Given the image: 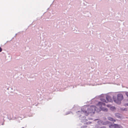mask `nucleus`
I'll use <instances>...</instances> for the list:
<instances>
[{
  "mask_svg": "<svg viewBox=\"0 0 128 128\" xmlns=\"http://www.w3.org/2000/svg\"><path fill=\"white\" fill-rule=\"evenodd\" d=\"M106 100L104 99H100V100L102 102H99L97 104V106H99L100 108H102V110L103 111L106 112L108 111V109L106 108H102V106H105L106 104L104 103H107L108 102H111L112 100L111 98L108 96H106Z\"/></svg>",
  "mask_w": 128,
  "mask_h": 128,
  "instance_id": "nucleus-1",
  "label": "nucleus"
},
{
  "mask_svg": "<svg viewBox=\"0 0 128 128\" xmlns=\"http://www.w3.org/2000/svg\"><path fill=\"white\" fill-rule=\"evenodd\" d=\"M95 110H96V106H92L88 109V112L86 111H79L78 112H80V114H82L83 112L86 116H87L89 112H92Z\"/></svg>",
  "mask_w": 128,
  "mask_h": 128,
  "instance_id": "nucleus-2",
  "label": "nucleus"
},
{
  "mask_svg": "<svg viewBox=\"0 0 128 128\" xmlns=\"http://www.w3.org/2000/svg\"><path fill=\"white\" fill-rule=\"evenodd\" d=\"M123 96L122 94H119L117 95V98H114L113 97L114 102L117 104H120L121 103V101L123 99Z\"/></svg>",
  "mask_w": 128,
  "mask_h": 128,
  "instance_id": "nucleus-3",
  "label": "nucleus"
},
{
  "mask_svg": "<svg viewBox=\"0 0 128 128\" xmlns=\"http://www.w3.org/2000/svg\"><path fill=\"white\" fill-rule=\"evenodd\" d=\"M109 127L110 128H122V126L117 124H111L109 126Z\"/></svg>",
  "mask_w": 128,
  "mask_h": 128,
  "instance_id": "nucleus-4",
  "label": "nucleus"
},
{
  "mask_svg": "<svg viewBox=\"0 0 128 128\" xmlns=\"http://www.w3.org/2000/svg\"><path fill=\"white\" fill-rule=\"evenodd\" d=\"M107 106L108 107L110 108V109L112 110H115L116 108L114 107V106H111L110 105H107Z\"/></svg>",
  "mask_w": 128,
  "mask_h": 128,
  "instance_id": "nucleus-5",
  "label": "nucleus"
},
{
  "mask_svg": "<svg viewBox=\"0 0 128 128\" xmlns=\"http://www.w3.org/2000/svg\"><path fill=\"white\" fill-rule=\"evenodd\" d=\"M115 116L116 117L118 118H120L122 117V115L118 113H116L115 114Z\"/></svg>",
  "mask_w": 128,
  "mask_h": 128,
  "instance_id": "nucleus-6",
  "label": "nucleus"
},
{
  "mask_svg": "<svg viewBox=\"0 0 128 128\" xmlns=\"http://www.w3.org/2000/svg\"><path fill=\"white\" fill-rule=\"evenodd\" d=\"M108 120L113 122H115L116 120L112 118L111 117H109L108 118Z\"/></svg>",
  "mask_w": 128,
  "mask_h": 128,
  "instance_id": "nucleus-7",
  "label": "nucleus"
},
{
  "mask_svg": "<svg viewBox=\"0 0 128 128\" xmlns=\"http://www.w3.org/2000/svg\"><path fill=\"white\" fill-rule=\"evenodd\" d=\"M126 95L128 97V92H126Z\"/></svg>",
  "mask_w": 128,
  "mask_h": 128,
  "instance_id": "nucleus-8",
  "label": "nucleus"
},
{
  "mask_svg": "<svg viewBox=\"0 0 128 128\" xmlns=\"http://www.w3.org/2000/svg\"><path fill=\"white\" fill-rule=\"evenodd\" d=\"M2 48L1 47H0V52H1L2 51Z\"/></svg>",
  "mask_w": 128,
  "mask_h": 128,
  "instance_id": "nucleus-9",
  "label": "nucleus"
},
{
  "mask_svg": "<svg viewBox=\"0 0 128 128\" xmlns=\"http://www.w3.org/2000/svg\"><path fill=\"white\" fill-rule=\"evenodd\" d=\"M100 128H106L104 126H103V127H101Z\"/></svg>",
  "mask_w": 128,
  "mask_h": 128,
  "instance_id": "nucleus-10",
  "label": "nucleus"
}]
</instances>
